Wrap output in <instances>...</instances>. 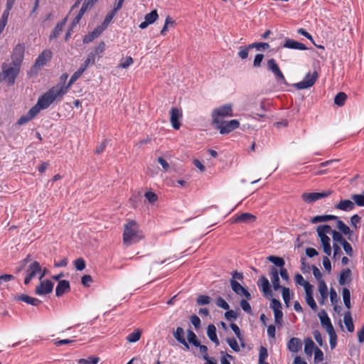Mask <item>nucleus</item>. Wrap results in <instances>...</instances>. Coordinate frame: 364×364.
Listing matches in <instances>:
<instances>
[{
  "label": "nucleus",
  "instance_id": "18",
  "mask_svg": "<svg viewBox=\"0 0 364 364\" xmlns=\"http://www.w3.org/2000/svg\"><path fill=\"white\" fill-rule=\"evenodd\" d=\"M269 276L273 288L275 291L282 287L279 284V272L276 267H272L269 269Z\"/></svg>",
  "mask_w": 364,
  "mask_h": 364
},
{
  "label": "nucleus",
  "instance_id": "7",
  "mask_svg": "<svg viewBox=\"0 0 364 364\" xmlns=\"http://www.w3.org/2000/svg\"><path fill=\"white\" fill-rule=\"evenodd\" d=\"M52 52L50 50H43L36 58L35 64L32 67V70L37 73L42 67L50 60Z\"/></svg>",
  "mask_w": 364,
  "mask_h": 364
},
{
  "label": "nucleus",
  "instance_id": "62",
  "mask_svg": "<svg viewBox=\"0 0 364 364\" xmlns=\"http://www.w3.org/2000/svg\"><path fill=\"white\" fill-rule=\"evenodd\" d=\"M270 308L273 311L279 310L282 309V304L279 300L272 299L270 304Z\"/></svg>",
  "mask_w": 364,
  "mask_h": 364
},
{
  "label": "nucleus",
  "instance_id": "9",
  "mask_svg": "<svg viewBox=\"0 0 364 364\" xmlns=\"http://www.w3.org/2000/svg\"><path fill=\"white\" fill-rule=\"evenodd\" d=\"M105 50V43L104 42H100L98 46L88 54V56L85 60L87 64H90V65H95L96 60L102 58Z\"/></svg>",
  "mask_w": 364,
  "mask_h": 364
},
{
  "label": "nucleus",
  "instance_id": "46",
  "mask_svg": "<svg viewBox=\"0 0 364 364\" xmlns=\"http://www.w3.org/2000/svg\"><path fill=\"white\" fill-rule=\"evenodd\" d=\"M282 298L284 299V303L287 306H289V303L291 300L290 291L289 289L285 287H282Z\"/></svg>",
  "mask_w": 364,
  "mask_h": 364
},
{
  "label": "nucleus",
  "instance_id": "51",
  "mask_svg": "<svg viewBox=\"0 0 364 364\" xmlns=\"http://www.w3.org/2000/svg\"><path fill=\"white\" fill-rule=\"evenodd\" d=\"M250 49L251 48H249V46L247 47L240 46L239 48L238 56L242 60L246 59L248 57Z\"/></svg>",
  "mask_w": 364,
  "mask_h": 364
},
{
  "label": "nucleus",
  "instance_id": "50",
  "mask_svg": "<svg viewBox=\"0 0 364 364\" xmlns=\"http://www.w3.org/2000/svg\"><path fill=\"white\" fill-rule=\"evenodd\" d=\"M227 343L230 346V347L235 352H239L240 350V346L237 343V341L234 338H228L226 339Z\"/></svg>",
  "mask_w": 364,
  "mask_h": 364
},
{
  "label": "nucleus",
  "instance_id": "2",
  "mask_svg": "<svg viewBox=\"0 0 364 364\" xmlns=\"http://www.w3.org/2000/svg\"><path fill=\"white\" fill-rule=\"evenodd\" d=\"M65 89H60L59 85L51 87L45 94L40 97L33 108L37 109L38 114L41 109H47L55 100L61 98L65 95Z\"/></svg>",
  "mask_w": 364,
  "mask_h": 364
},
{
  "label": "nucleus",
  "instance_id": "47",
  "mask_svg": "<svg viewBox=\"0 0 364 364\" xmlns=\"http://www.w3.org/2000/svg\"><path fill=\"white\" fill-rule=\"evenodd\" d=\"M249 48H256L258 50H267L269 48V45L267 43L264 42H259V43H254L249 45Z\"/></svg>",
  "mask_w": 364,
  "mask_h": 364
},
{
  "label": "nucleus",
  "instance_id": "4",
  "mask_svg": "<svg viewBox=\"0 0 364 364\" xmlns=\"http://www.w3.org/2000/svg\"><path fill=\"white\" fill-rule=\"evenodd\" d=\"M19 65L2 64V72L0 73L1 80L4 79L9 85H14L20 72Z\"/></svg>",
  "mask_w": 364,
  "mask_h": 364
},
{
  "label": "nucleus",
  "instance_id": "57",
  "mask_svg": "<svg viewBox=\"0 0 364 364\" xmlns=\"http://www.w3.org/2000/svg\"><path fill=\"white\" fill-rule=\"evenodd\" d=\"M318 283V289L320 294H328V287L324 280H321Z\"/></svg>",
  "mask_w": 364,
  "mask_h": 364
},
{
  "label": "nucleus",
  "instance_id": "3",
  "mask_svg": "<svg viewBox=\"0 0 364 364\" xmlns=\"http://www.w3.org/2000/svg\"><path fill=\"white\" fill-rule=\"evenodd\" d=\"M318 236L320 238L323 250L327 256L331 255V239L328 235L331 232V228L328 225H318L316 228Z\"/></svg>",
  "mask_w": 364,
  "mask_h": 364
},
{
  "label": "nucleus",
  "instance_id": "5",
  "mask_svg": "<svg viewBox=\"0 0 364 364\" xmlns=\"http://www.w3.org/2000/svg\"><path fill=\"white\" fill-rule=\"evenodd\" d=\"M233 116L232 105L226 104L214 109L212 112V124H215L223 121L225 117H231Z\"/></svg>",
  "mask_w": 364,
  "mask_h": 364
},
{
  "label": "nucleus",
  "instance_id": "59",
  "mask_svg": "<svg viewBox=\"0 0 364 364\" xmlns=\"http://www.w3.org/2000/svg\"><path fill=\"white\" fill-rule=\"evenodd\" d=\"M264 59V55L262 53L257 54L253 61V66L255 68H259L261 66V63Z\"/></svg>",
  "mask_w": 364,
  "mask_h": 364
},
{
  "label": "nucleus",
  "instance_id": "52",
  "mask_svg": "<svg viewBox=\"0 0 364 364\" xmlns=\"http://www.w3.org/2000/svg\"><path fill=\"white\" fill-rule=\"evenodd\" d=\"M215 304L218 307L224 310H228L230 308L229 304L222 297H218Z\"/></svg>",
  "mask_w": 364,
  "mask_h": 364
},
{
  "label": "nucleus",
  "instance_id": "45",
  "mask_svg": "<svg viewBox=\"0 0 364 364\" xmlns=\"http://www.w3.org/2000/svg\"><path fill=\"white\" fill-rule=\"evenodd\" d=\"M351 198L357 205L364 206V191L360 194L352 195Z\"/></svg>",
  "mask_w": 364,
  "mask_h": 364
},
{
  "label": "nucleus",
  "instance_id": "36",
  "mask_svg": "<svg viewBox=\"0 0 364 364\" xmlns=\"http://www.w3.org/2000/svg\"><path fill=\"white\" fill-rule=\"evenodd\" d=\"M337 228L346 235H351L353 232L341 220H338L336 222Z\"/></svg>",
  "mask_w": 364,
  "mask_h": 364
},
{
  "label": "nucleus",
  "instance_id": "27",
  "mask_svg": "<svg viewBox=\"0 0 364 364\" xmlns=\"http://www.w3.org/2000/svg\"><path fill=\"white\" fill-rule=\"evenodd\" d=\"M104 30L99 26L96 28L94 29L91 33H90L88 35L85 36L83 38V43H88L92 41L94 39L97 38Z\"/></svg>",
  "mask_w": 364,
  "mask_h": 364
},
{
  "label": "nucleus",
  "instance_id": "48",
  "mask_svg": "<svg viewBox=\"0 0 364 364\" xmlns=\"http://www.w3.org/2000/svg\"><path fill=\"white\" fill-rule=\"evenodd\" d=\"M211 298L205 295H199L196 299L197 304L200 306L209 304Z\"/></svg>",
  "mask_w": 364,
  "mask_h": 364
},
{
  "label": "nucleus",
  "instance_id": "17",
  "mask_svg": "<svg viewBox=\"0 0 364 364\" xmlns=\"http://www.w3.org/2000/svg\"><path fill=\"white\" fill-rule=\"evenodd\" d=\"M159 15L156 10H153L144 16V21L139 24L141 29L146 28L149 25L154 23L158 18Z\"/></svg>",
  "mask_w": 364,
  "mask_h": 364
},
{
  "label": "nucleus",
  "instance_id": "64",
  "mask_svg": "<svg viewBox=\"0 0 364 364\" xmlns=\"http://www.w3.org/2000/svg\"><path fill=\"white\" fill-rule=\"evenodd\" d=\"M240 306L247 313H250L252 311L250 304L245 299L240 301Z\"/></svg>",
  "mask_w": 364,
  "mask_h": 364
},
{
  "label": "nucleus",
  "instance_id": "38",
  "mask_svg": "<svg viewBox=\"0 0 364 364\" xmlns=\"http://www.w3.org/2000/svg\"><path fill=\"white\" fill-rule=\"evenodd\" d=\"M65 24V21H63L60 23H58L56 26L55 27L54 30L53 31L52 33L50 34V39H53V38H57L59 34L62 32L63 28H64V26Z\"/></svg>",
  "mask_w": 364,
  "mask_h": 364
},
{
  "label": "nucleus",
  "instance_id": "15",
  "mask_svg": "<svg viewBox=\"0 0 364 364\" xmlns=\"http://www.w3.org/2000/svg\"><path fill=\"white\" fill-rule=\"evenodd\" d=\"M181 118V111L176 107H172L170 110V122L173 129H178L180 128Z\"/></svg>",
  "mask_w": 364,
  "mask_h": 364
},
{
  "label": "nucleus",
  "instance_id": "21",
  "mask_svg": "<svg viewBox=\"0 0 364 364\" xmlns=\"http://www.w3.org/2000/svg\"><path fill=\"white\" fill-rule=\"evenodd\" d=\"M70 289V283L67 280H60L55 289V294L57 296H61L64 294L68 292Z\"/></svg>",
  "mask_w": 364,
  "mask_h": 364
},
{
  "label": "nucleus",
  "instance_id": "24",
  "mask_svg": "<svg viewBox=\"0 0 364 364\" xmlns=\"http://www.w3.org/2000/svg\"><path fill=\"white\" fill-rule=\"evenodd\" d=\"M335 208L343 211H350L355 208V203L350 200H341L335 205Z\"/></svg>",
  "mask_w": 364,
  "mask_h": 364
},
{
  "label": "nucleus",
  "instance_id": "43",
  "mask_svg": "<svg viewBox=\"0 0 364 364\" xmlns=\"http://www.w3.org/2000/svg\"><path fill=\"white\" fill-rule=\"evenodd\" d=\"M347 99V95L344 92L338 93L334 98V103L338 106H343Z\"/></svg>",
  "mask_w": 364,
  "mask_h": 364
},
{
  "label": "nucleus",
  "instance_id": "32",
  "mask_svg": "<svg viewBox=\"0 0 364 364\" xmlns=\"http://www.w3.org/2000/svg\"><path fill=\"white\" fill-rule=\"evenodd\" d=\"M351 271L349 269H343L341 274L338 279L340 285H344L346 282L350 281Z\"/></svg>",
  "mask_w": 364,
  "mask_h": 364
},
{
  "label": "nucleus",
  "instance_id": "1",
  "mask_svg": "<svg viewBox=\"0 0 364 364\" xmlns=\"http://www.w3.org/2000/svg\"><path fill=\"white\" fill-rule=\"evenodd\" d=\"M144 235L139 224L134 220H129L124 225L123 243L129 246L139 242Z\"/></svg>",
  "mask_w": 364,
  "mask_h": 364
},
{
  "label": "nucleus",
  "instance_id": "33",
  "mask_svg": "<svg viewBox=\"0 0 364 364\" xmlns=\"http://www.w3.org/2000/svg\"><path fill=\"white\" fill-rule=\"evenodd\" d=\"M315 344L311 338L304 340V352L307 355H311L313 350H315Z\"/></svg>",
  "mask_w": 364,
  "mask_h": 364
},
{
  "label": "nucleus",
  "instance_id": "55",
  "mask_svg": "<svg viewBox=\"0 0 364 364\" xmlns=\"http://www.w3.org/2000/svg\"><path fill=\"white\" fill-rule=\"evenodd\" d=\"M75 267L78 271H82L85 268V262L82 258H78L74 262Z\"/></svg>",
  "mask_w": 364,
  "mask_h": 364
},
{
  "label": "nucleus",
  "instance_id": "26",
  "mask_svg": "<svg viewBox=\"0 0 364 364\" xmlns=\"http://www.w3.org/2000/svg\"><path fill=\"white\" fill-rule=\"evenodd\" d=\"M173 336L178 342L183 345L187 349L189 348V345L184 338V331L181 327H178L173 332Z\"/></svg>",
  "mask_w": 364,
  "mask_h": 364
},
{
  "label": "nucleus",
  "instance_id": "11",
  "mask_svg": "<svg viewBox=\"0 0 364 364\" xmlns=\"http://www.w3.org/2000/svg\"><path fill=\"white\" fill-rule=\"evenodd\" d=\"M331 191H327L321 193H304L301 198L306 203H312L319 199L328 197L331 194Z\"/></svg>",
  "mask_w": 364,
  "mask_h": 364
},
{
  "label": "nucleus",
  "instance_id": "61",
  "mask_svg": "<svg viewBox=\"0 0 364 364\" xmlns=\"http://www.w3.org/2000/svg\"><path fill=\"white\" fill-rule=\"evenodd\" d=\"M314 359L316 362H321L323 360V353L318 348H315L314 351Z\"/></svg>",
  "mask_w": 364,
  "mask_h": 364
},
{
  "label": "nucleus",
  "instance_id": "31",
  "mask_svg": "<svg viewBox=\"0 0 364 364\" xmlns=\"http://www.w3.org/2000/svg\"><path fill=\"white\" fill-rule=\"evenodd\" d=\"M82 75L77 70L75 71L73 75L71 76L68 85H59L60 89H65V95L68 92L70 86L81 76Z\"/></svg>",
  "mask_w": 364,
  "mask_h": 364
},
{
  "label": "nucleus",
  "instance_id": "23",
  "mask_svg": "<svg viewBox=\"0 0 364 364\" xmlns=\"http://www.w3.org/2000/svg\"><path fill=\"white\" fill-rule=\"evenodd\" d=\"M283 47L287 48L301 50H305L307 49V48L305 46L304 44L297 42V41H294L290 38H287L285 40Z\"/></svg>",
  "mask_w": 364,
  "mask_h": 364
},
{
  "label": "nucleus",
  "instance_id": "8",
  "mask_svg": "<svg viewBox=\"0 0 364 364\" xmlns=\"http://www.w3.org/2000/svg\"><path fill=\"white\" fill-rule=\"evenodd\" d=\"M267 68L268 70L271 71L274 75L277 81L281 82L284 84L287 83L284 75L282 73L278 64L274 58H271L267 60Z\"/></svg>",
  "mask_w": 364,
  "mask_h": 364
},
{
  "label": "nucleus",
  "instance_id": "14",
  "mask_svg": "<svg viewBox=\"0 0 364 364\" xmlns=\"http://www.w3.org/2000/svg\"><path fill=\"white\" fill-rule=\"evenodd\" d=\"M54 284L50 280L41 281L36 288L35 293L42 296L52 292Z\"/></svg>",
  "mask_w": 364,
  "mask_h": 364
},
{
  "label": "nucleus",
  "instance_id": "35",
  "mask_svg": "<svg viewBox=\"0 0 364 364\" xmlns=\"http://www.w3.org/2000/svg\"><path fill=\"white\" fill-rule=\"evenodd\" d=\"M343 321L348 331L349 332H353L354 330V326L350 311H348L347 313L345 314Z\"/></svg>",
  "mask_w": 364,
  "mask_h": 364
},
{
  "label": "nucleus",
  "instance_id": "16",
  "mask_svg": "<svg viewBox=\"0 0 364 364\" xmlns=\"http://www.w3.org/2000/svg\"><path fill=\"white\" fill-rule=\"evenodd\" d=\"M231 288L232 291L239 296H244L247 299H251V295L248 292V291L245 289L241 284H240L237 281H234V279H230V281Z\"/></svg>",
  "mask_w": 364,
  "mask_h": 364
},
{
  "label": "nucleus",
  "instance_id": "34",
  "mask_svg": "<svg viewBox=\"0 0 364 364\" xmlns=\"http://www.w3.org/2000/svg\"><path fill=\"white\" fill-rule=\"evenodd\" d=\"M337 219V216L332 215H318L312 218L311 222L314 224Z\"/></svg>",
  "mask_w": 364,
  "mask_h": 364
},
{
  "label": "nucleus",
  "instance_id": "19",
  "mask_svg": "<svg viewBox=\"0 0 364 364\" xmlns=\"http://www.w3.org/2000/svg\"><path fill=\"white\" fill-rule=\"evenodd\" d=\"M302 348V342L300 338H291L287 343V348L292 353L299 352Z\"/></svg>",
  "mask_w": 364,
  "mask_h": 364
},
{
  "label": "nucleus",
  "instance_id": "54",
  "mask_svg": "<svg viewBox=\"0 0 364 364\" xmlns=\"http://www.w3.org/2000/svg\"><path fill=\"white\" fill-rule=\"evenodd\" d=\"M274 316V322L278 325H282L283 313L281 309L273 311Z\"/></svg>",
  "mask_w": 364,
  "mask_h": 364
},
{
  "label": "nucleus",
  "instance_id": "49",
  "mask_svg": "<svg viewBox=\"0 0 364 364\" xmlns=\"http://www.w3.org/2000/svg\"><path fill=\"white\" fill-rule=\"evenodd\" d=\"M100 361L98 357H89L87 359H80L78 361L79 364H97Z\"/></svg>",
  "mask_w": 364,
  "mask_h": 364
},
{
  "label": "nucleus",
  "instance_id": "58",
  "mask_svg": "<svg viewBox=\"0 0 364 364\" xmlns=\"http://www.w3.org/2000/svg\"><path fill=\"white\" fill-rule=\"evenodd\" d=\"M306 302L314 310H317V305L314 299L313 296H305Z\"/></svg>",
  "mask_w": 364,
  "mask_h": 364
},
{
  "label": "nucleus",
  "instance_id": "30",
  "mask_svg": "<svg viewBox=\"0 0 364 364\" xmlns=\"http://www.w3.org/2000/svg\"><path fill=\"white\" fill-rule=\"evenodd\" d=\"M17 299L20 300V301H24L28 304H31L32 306H38L41 301L36 299V298H33V297H31L28 295H25V294H22V295H20L17 297Z\"/></svg>",
  "mask_w": 364,
  "mask_h": 364
},
{
  "label": "nucleus",
  "instance_id": "25",
  "mask_svg": "<svg viewBox=\"0 0 364 364\" xmlns=\"http://www.w3.org/2000/svg\"><path fill=\"white\" fill-rule=\"evenodd\" d=\"M37 109L36 108H31L27 113V114L22 115L18 120L17 121L16 124L18 125H23L29 121H31L32 119H33L37 114Z\"/></svg>",
  "mask_w": 364,
  "mask_h": 364
},
{
  "label": "nucleus",
  "instance_id": "20",
  "mask_svg": "<svg viewBox=\"0 0 364 364\" xmlns=\"http://www.w3.org/2000/svg\"><path fill=\"white\" fill-rule=\"evenodd\" d=\"M257 285L262 289L264 296H271L272 291L270 289V285L269 280L264 277L262 276L257 282Z\"/></svg>",
  "mask_w": 364,
  "mask_h": 364
},
{
  "label": "nucleus",
  "instance_id": "28",
  "mask_svg": "<svg viewBox=\"0 0 364 364\" xmlns=\"http://www.w3.org/2000/svg\"><path fill=\"white\" fill-rule=\"evenodd\" d=\"M319 318L321 324L326 328V331H332V329H333L331 320L325 311H322L319 314Z\"/></svg>",
  "mask_w": 364,
  "mask_h": 364
},
{
  "label": "nucleus",
  "instance_id": "60",
  "mask_svg": "<svg viewBox=\"0 0 364 364\" xmlns=\"http://www.w3.org/2000/svg\"><path fill=\"white\" fill-rule=\"evenodd\" d=\"M145 197L151 203H154L158 199V196L156 193L151 191H148L145 193Z\"/></svg>",
  "mask_w": 364,
  "mask_h": 364
},
{
  "label": "nucleus",
  "instance_id": "41",
  "mask_svg": "<svg viewBox=\"0 0 364 364\" xmlns=\"http://www.w3.org/2000/svg\"><path fill=\"white\" fill-rule=\"evenodd\" d=\"M134 63V60L131 56H127L125 58H122L117 68H127L132 65Z\"/></svg>",
  "mask_w": 364,
  "mask_h": 364
},
{
  "label": "nucleus",
  "instance_id": "22",
  "mask_svg": "<svg viewBox=\"0 0 364 364\" xmlns=\"http://www.w3.org/2000/svg\"><path fill=\"white\" fill-rule=\"evenodd\" d=\"M256 217L249 213H244L240 215L236 216L232 223H251L255 222Z\"/></svg>",
  "mask_w": 364,
  "mask_h": 364
},
{
  "label": "nucleus",
  "instance_id": "40",
  "mask_svg": "<svg viewBox=\"0 0 364 364\" xmlns=\"http://www.w3.org/2000/svg\"><path fill=\"white\" fill-rule=\"evenodd\" d=\"M342 296L344 304L346 308H350V293L348 289L343 288L342 289Z\"/></svg>",
  "mask_w": 364,
  "mask_h": 364
},
{
  "label": "nucleus",
  "instance_id": "56",
  "mask_svg": "<svg viewBox=\"0 0 364 364\" xmlns=\"http://www.w3.org/2000/svg\"><path fill=\"white\" fill-rule=\"evenodd\" d=\"M326 331L328 333L329 337H330V346H331V348H335V346L336 345V335L334 331V329H332V331Z\"/></svg>",
  "mask_w": 364,
  "mask_h": 364
},
{
  "label": "nucleus",
  "instance_id": "37",
  "mask_svg": "<svg viewBox=\"0 0 364 364\" xmlns=\"http://www.w3.org/2000/svg\"><path fill=\"white\" fill-rule=\"evenodd\" d=\"M267 259L279 268H282L285 264L284 259L279 257L271 255L267 257Z\"/></svg>",
  "mask_w": 364,
  "mask_h": 364
},
{
  "label": "nucleus",
  "instance_id": "13",
  "mask_svg": "<svg viewBox=\"0 0 364 364\" xmlns=\"http://www.w3.org/2000/svg\"><path fill=\"white\" fill-rule=\"evenodd\" d=\"M41 268L38 262L34 261L31 262L26 270L27 276L24 279V284L26 285L28 284L31 282V279L38 273L41 272Z\"/></svg>",
  "mask_w": 364,
  "mask_h": 364
},
{
  "label": "nucleus",
  "instance_id": "10",
  "mask_svg": "<svg viewBox=\"0 0 364 364\" xmlns=\"http://www.w3.org/2000/svg\"><path fill=\"white\" fill-rule=\"evenodd\" d=\"M318 77L317 72L309 73L306 74L304 80L294 84V87L299 90H304L311 87L316 81Z\"/></svg>",
  "mask_w": 364,
  "mask_h": 364
},
{
  "label": "nucleus",
  "instance_id": "42",
  "mask_svg": "<svg viewBox=\"0 0 364 364\" xmlns=\"http://www.w3.org/2000/svg\"><path fill=\"white\" fill-rule=\"evenodd\" d=\"M117 12V11L113 9V10L106 16L102 23L100 26L103 30H105L107 27V26L111 22V21L112 20L113 17L115 16Z\"/></svg>",
  "mask_w": 364,
  "mask_h": 364
},
{
  "label": "nucleus",
  "instance_id": "39",
  "mask_svg": "<svg viewBox=\"0 0 364 364\" xmlns=\"http://www.w3.org/2000/svg\"><path fill=\"white\" fill-rule=\"evenodd\" d=\"M141 335V330L136 329L134 332L128 335V336L127 337V341L129 343H135L140 339Z\"/></svg>",
  "mask_w": 364,
  "mask_h": 364
},
{
  "label": "nucleus",
  "instance_id": "63",
  "mask_svg": "<svg viewBox=\"0 0 364 364\" xmlns=\"http://www.w3.org/2000/svg\"><path fill=\"white\" fill-rule=\"evenodd\" d=\"M342 245H343V250L346 252V255H348L350 257L352 256L353 248H352L351 245H350V243H348L347 241H343Z\"/></svg>",
  "mask_w": 364,
  "mask_h": 364
},
{
  "label": "nucleus",
  "instance_id": "6",
  "mask_svg": "<svg viewBox=\"0 0 364 364\" xmlns=\"http://www.w3.org/2000/svg\"><path fill=\"white\" fill-rule=\"evenodd\" d=\"M214 125L215 128L220 131L221 134H225L237 129L240 126V122L237 119H231L230 121H222Z\"/></svg>",
  "mask_w": 364,
  "mask_h": 364
},
{
  "label": "nucleus",
  "instance_id": "12",
  "mask_svg": "<svg viewBox=\"0 0 364 364\" xmlns=\"http://www.w3.org/2000/svg\"><path fill=\"white\" fill-rule=\"evenodd\" d=\"M25 47L23 44L18 43L14 48L11 54L12 65L21 66L23 59Z\"/></svg>",
  "mask_w": 364,
  "mask_h": 364
},
{
  "label": "nucleus",
  "instance_id": "53",
  "mask_svg": "<svg viewBox=\"0 0 364 364\" xmlns=\"http://www.w3.org/2000/svg\"><path fill=\"white\" fill-rule=\"evenodd\" d=\"M332 235V237H333V240L334 242H340L341 245L343 244V241H346L341 233H339L338 232L336 231V230H333L331 229V234Z\"/></svg>",
  "mask_w": 364,
  "mask_h": 364
},
{
  "label": "nucleus",
  "instance_id": "44",
  "mask_svg": "<svg viewBox=\"0 0 364 364\" xmlns=\"http://www.w3.org/2000/svg\"><path fill=\"white\" fill-rule=\"evenodd\" d=\"M187 333V339L188 342L192 343L194 346H200V343L198 342L195 333L191 330H188Z\"/></svg>",
  "mask_w": 364,
  "mask_h": 364
},
{
  "label": "nucleus",
  "instance_id": "29",
  "mask_svg": "<svg viewBox=\"0 0 364 364\" xmlns=\"http://www.w3.org/2000/svg\"><path fill=\"white\" fill-rule=\"evenodd\" d=\"M208 337L215 343L217 346L219 345L220 342L216 334V328L214 325L210 324L207 328Z\"/></svg>",
  "mask_w": 364,
  "mask_h": 364
}]
</instances>
